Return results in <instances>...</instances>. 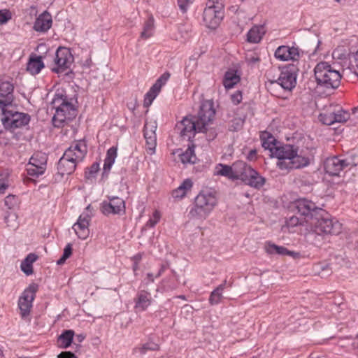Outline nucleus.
Here are the masks:
<instances>
[{
    "label": "nucleus",
    "mask_w": 358,
    "mask_h": 358,
    "mask_svg": "<svg viewBox=\"0 0 358 358\" xmlns=\"http://www.w3.org/2000/svg\"><path fill=\"white\" fill-rule=\"evenodd\" d=\"M14 87L8 81H0V122L6 130L13 131L28 124L30 116L24 113H19L10 109L13 101Z\"/></svg>",
    "instance_id": "1"
},
{
    "label": "nucleus",
    "mask_w": 358,
    "mask_h": 358,
    "mask_svg": "<svg viewBox=\"0 0 358 358\" xmlns=\"http://www.w3.org/2000/svg\"><path fill=\"white\" fill-rule=\"evenodd\" d=\"M215 115L213 103L210 101L203 102L196 116L184 117L176 124V129L184 138L190 141L196 132H206L207 126L210 123Z\"/></svg>",
    "instance_id": "2"
},
{
    "label": "nucleus",
    "mask_w": 358,
    "mask_h": 358,
    "mask_svg": "<svg viewBox=\"0 0 358 358\" xmlns=\"http://www.w3.org/2000/svg\"><path fill=\"white\" fill-rule=\"evenodd\" d=\"M299 148L290 144H282L280 142L274 150L272 157L278 159L277 166L280 170L300 169L309 164L308 157L298 154Z\"/></svg>",
    "instance_id": "3"
},
{
    "label": "nucleus",
    "mask_w": 358,
    "mask_h": 358,
    "mask_svg": "<svg viewBox=\"0 0 358 358\" xmlns=\"http://www.w3.org/2000/svg\"><path fill=\"white\" fill-rule=\"evenodd\" d=\"M87 152V148L85 141H79L72 143L57 163L58 173L62 176L73 173L77 164L84 159Z\"/></svg>",
    "instance_id": "4"
},
{
    "label": "nucleus",
    "mask_w": 358,
    "mask_h": 358,
    "mask_svg": "<svg viewBox=\"0 0 358 358\" xmlns=\"http://www.w3.org/2000/svg\"><path fill=\"white\" fill-rule=\"evenodd\" d=\"M314 76L317 87L326 90L337 89L342 78L340 72L326 62H319L315 66Z\"/></svg>",
    "instance_id": "5"
},
{
    "label": "nucleus",
    "mask_w": 358,
    "mask_h": 358,
    "mask_svg": "<svg viewBox=\"0 0 358 358\" xmlns=\"http://www.w3.org/2000/svg\"><path fill=\"white\" fill-rule=\"evenodd\" d=\"M55 113L52 123L56 127H61L66 120H71L76 115V109L63 90L57 91L51 102Z\"/></svg>",
    "instance_id": "6"
},
{
    "label": "nucleus",
    "mask_w": 358,
    "mask_h": 358,
    "mask_svg": "<svg viewBox=\"0 0 358 358\" xmlns=\"http://www.w3.org/2000/svg\"><path fill=\"white\" fill-rule=\"evenodd\" d=\"M234 180H241L246 185L255 188L262 187L266 180L257 171L248 165L245 162L236 161L232 164Z\"/></svg>",
    "instance_id": "7"
},
{
    "label": "nucleus",
    "mask_w": 358,
    "mask_h": 358,
    "mask_svg": "<svg viewBox=\"0 0 358 358\" xmlns=\"http://www.w3.org/2000/svg\"><path fill=\"white\" fill-rule=\"evenodd\" d=\"M217 199L210 190H202L195 198L194 206L189 215L193 218L205 219L217 205Z\"/></svg>",
    "instance_id": "8"
},
{
    "label": "nucleus",
    "mask_w": 358,
    "mask_h": 358,
    "mask_svg": "<svg viewBox=\"0 0 358 358\" xmlns=\"http://www.w3.org/2000/svg\"><path fill=\"white\" fill-rule=\"evenodd\" d=\"M311 224L315 228V233L311 235L325 234L337 235L341 233L342 224L338 221L331 218L330 215L324 209L319 210Z\"/></svg>",
    "instance_id": "9"
},
{
    "label": "nucleus",
    "mask_w": 358,
    "mask_h": 358,
    "mask_svg": "<svg viewBox=\"0 0 358 358\" xmlns=\"http://www.w3.org/2000/svg\"><path fill=\"white\" fill-rule=\"evenodd\" d=\"M223 0H208L203 13V21L209 29H216L223 17Z\"/></svg>",
    "instance_id": "10"
},
{
    "label": "nucleus",
    "mask_w": 358,
    "mask_h": 358,
    "mask_svg": "<svg viewBox=\"0 0 358 358\" xmlns=\"http://www.w3.org/2000/svg\"><path fill=\"white\" fill-rule=\"evenodd\" d=\"M351 157H343L341 156H334L328 157L324 162V168L327 173L329 176H338L341 171L346 168H350L355 166Z\"/></svg>",
    "instance_id": "11"
},
{
    "label": "nucleus",
    "mask_w": 358,
    "mask_h": 358,
    "mask_svg": "<svg viewBox=\"0 0 358 358\" xmlns=\"http://www.w3.org/2000/svg\"><path fill=\"white\" fill-rule=\"evenodd\" d=\"M297 71L298 69L295 65L289 64L282 69L278 80L271 81V84L291 91L296 84Z\"/></svg>",
    "instance_id": "12"
},
{
    "label": "nucleus",
    "mask_w": 358,
    "mask_h": 358,
    "mask_svg": "<svg viewBox=\"0 0 358 358\" xmlns=\"http://www.w3.org/2000/svg\"><path fill=\"white\" fill-rule=\"evenodd\" d=\"M37 291L38 285L32 283L24 290L22 295L20 296L18 300V307L22 318H25L30 314L31 308H32V303L35 299Z\"/></svg>",
    "instance_id": "13"
},
{
    "label": "nucleus",
    "mask_w": 358,
    "mask_h": 358,
    "mask_svg": "<svg viewBox=\"0 0 358 358\" xmlns=\"http://www.w3.org/2000/svg\"><path fill=\"white\" fill-rule=\"evenodd\" d=\"M294 206L298 213L305 217L307 220L312 222L316 215L319 213V210L322 208L316 206L315 203L305 198L299 199L294 202Z\"/></svg>",
    "instance_id": "14"
},
{
    "label": "nucleus",
    "mask_w": 358,
    "mask_h": 358,
    "mask_svg": "<svg viewBox=\"0 0 358 358\" xmlns=\"http://www.w3.org/2000/svg\"><path fill=\"white\" fill-rule=\"evenodd\" d=\"M108 201H103L101 203V210L105 215H122L125 213V202L118 196H108Z\"/></svg>",
    "instance_id": "15"
},
{
    "label": "nucleus",
    "mask_w": 358,
    "mask_h": 358,
    "mask_svg": "<svg viewBox=\"0 0 358 358\" xmlns=\"http://www.w3.org/2000/svg\"><path fill=\"white\" fill-rule=\"evenodd\" d=\"M73 61V55L69 48L59 47L56 52L54 62L57 67L53 68L52 71L56 73L64 71L70 67Z\"/></svg>",
    "instance_id": "16"
},
{
    "label": "nucleus",
    "mask_w": 358,
    "mask_h": 358,
    "mask_svg": "<svg viewBox=\"0 0 358 358\" xmlns=\"http://www.w3.org/2000/svg\"><path fill=\"white\" fill-rule=\"evenodd\" d=\"M90 216L87 213H83L78 217L76 223L73 226V229L80 239H86L89 234V225Z\"/></svg>",
    "instance_id": "17"
},
{
    "label": "nucleus",
    "mask_w": 358,
    "mask_h": 358,
    "mask_svg": "<svg viewBox=\"0 0 358 358\" xmlns=\"http://www.w3.org/2000/svg\"><path fill=\"white\" fill-rule=\"evenodd\" d=\"M275 57L281 61H296L300 57V52L298 48L281 45L276 49Z\"/></svg>",
    "instance_id": "18"
},
{
    "label": "nucleus",
    "mask_w": 358,
    "mask_h": 358,
    "mask_svg": "<svg viewBox=\"0 0 358 358\" xmlns=\"http://www.w3.org/2000/svg\"><path fill=\"white\" fill-rule=\"evenodd\" d=\"M134 301L135 308L138 311H144L151 305L152 296L150 292L141 290L136 294Z\"/></svg>",
    "instance_id": "19"
},
{
    "label": "nucleus",
    "mask_w": 358,
    "mask_h": 358,
    "mask_svg": "<svg viewBox=\"0 0 358 358\" xmlns=\"http://www.w3.org/2000/svg\"><path fill=\"white\" fill-rule=\"evenodd\" d=\"M52 16L48 11H44L36 18L34 29L36 31L45 32L52 26Z\"/></svg>",
    "instance_id": "20"
},
{
    "label": "nucleus",
    "mask_w": 358,
    "mask_h": 358,
    "mask_svg": "<svg viewBox=\"0 0 358 358\" xmlns=\"http://www.w3.org/2000/svg\"><path fill=\"white\" fill-rule=\"evenodd\" d=\"M262 145L265 150H268L270 152L269 155L272 157L274 154V150L279 144L273 136L267 132L261 136Z\"/></svg>",
    "instance_id": "21"
},
{
    "label": "nucleus",
    "mask_w": 358,
    "mask_h": 358,
    "mask_svg": "<svg viewBox=\"0 0 358 358\" xmlns=\"http://www.w3.org/2000/svg\"><path fill=\"white\" fill-rule=\"evenodd\" d=\"M44 67L41 56L31 55L27 65V71L32 75L38 74Z\"/></svg>",
    "instance_id": "22"
},
{
    "label": "nucleus",
    "mask_w": 358,
    "mask_h": 358,
    "mask_svg": "<svg viewBox=\"0 0 358 358\" xmlns=\"http://www.w3.org/2000/svg\"><path fill=\"white\" fill-rule=\"evenodd\" d=\"M48 157L45 153L36 152L29 159L28 165H33L34 166L39 168L41 171H45L46 169V164Z\"/></svg>",
    "instance_id": "23"
},
{
    "label": "nucleus",
    "mask_w": 358,
    "mask_h": 358,
    "mask_svg": "<svg viewBox=\"0 0 358 358\" xmlns=\"http://www.w3.org/2000/svg\"><path fill=\"white\" fill-rule=\"evenodd\" d=\"M264 34L265 29L263 26H255L248 33V41L250 43H257L260 42Z\"/></svg>",
    "instance_id": "24"
},
{
    "label": "nucleus",
    "mask_w": 358,
    "mask_h": 358,
    "mask_svg": "<svg viewBox=\"0 0 358 358\" xmlns=\"http://www.w3.org/2000/svg\"><path fill=\"white\" fill-rule=\"evenodd\" d=\"M266 252L268 254H278L282 255H289L292 257H299V254L294 251H289L286 248L278 246L274 243H268L266 247Z\"/></svg>",
    "instance_id": "25"
},
{
    "label": "nucleus",
    "mask_w": 358,
    "mask_h": 358,
    "mask_svg": "<svg viewBox=\"0 0 358 358\" xmlns=\"http://www.w3.org/2000/svg\"><path fill=\"white\" fill-rule=\"evenodd\" d=\"M192 181L187 178L185 179L182 183L176 189L173 190L172 196L176 199L183 198L192 187Z\"/></svg>",
    "instance_id": "26"
},
{
    "label": "nucleus",
    "mask_w": 358,
    "mask_h": 358,
    "mask_svg": "<svg viewBox=\"0 0 358 358\" xmlns=\"http://www.w3.org/2000/svg\"><path fill=\"white\" fill-rule=\"evenodd\" d=\"M38 259V256L34 253L29 254L26 258L22 262L21 270L27 275H29L33 273L32 264Z\"/></svg>",
    "instance_id": "27"
},
{
    "label": "nucleus",
    "mask_w": 358,
    "mask_h": 358,
    "mask_svg": "<svg viewBox=\"0 0 358 358\" xmlns=\"http://www.w3.org/2000/svg\"><path fill=\"white\" fill-rule=\"evenodd\" d=\"M117 157V148L115 147H111L109 148L106 153V157L104 160L103 164V172L105 174L110 171L113 164L115 162V158Z\"/></svg>",
    "instance_id": "28"
},
{
    "label": "nucleus",
    "mask_w": 358,
    "mask_h": 358,
    "mask_svg": "<svg viewBox=\"0 0 358 358\" xmlns=\"http://www.w3.org/2000/svg\"><path fill=\"white\" fill-rule=\"evenodd\" d=\"M180 159L182 164H194L196 161L194 145H189L186 151L180 155Z\"/></svg>",
    "instance_id": "29"
},
{
    "label": "nucleus",
    "mask_w": 358,
    "mask_h": 358,
    "mask_svg": "<svg viewBox=\"0 0 358 358\" xmlns=\"http://www.w3.org/2000/svg\"><path fill=\"white\" fill-rule=\"evenodd\" d=\"M240 78L235 71H229L225 73L223 85L225 88L230 89L239 82Z\"/></svg>",
    "instance_id": "30"
},
{
    "label": "nucleus",
    "mask_w": 358,
    "mask_h": 358,
    "mask_svg": "<svg viewBox=\"0 0 358 358\" xmlns=\"http://www.w3.org/2000/svg\"><path fill=\"white\" fill-rule=\"evenodd\" d=\"M216 175L222 176L234 180L232 165L229 166L223 164H218L215 167Z\"/></svg>",
    "instance_id": "31"
},
{
    "label": "nucleus",
    "mask_w": 358,
    "mask_h": 358,
    "mask_svg": "<svg viewBox=\"0 0 358 358\" xmlns=\"http://www.w3.org/2000/svg\"><path fill=\"white\" fill-rule=\"evenodd\" d=\"M159 350V345L152 341L143 344L133 350L134 353L145 354L148 350L157 351Z\"/></svg>",
    "instance_id": "32"
},
{
    "label": "nucleus",
    "mask_w": 358,
    "mask_h": 358,
    "mask_svg": "<svg viewBox=\"0 0 358 358\" xmlns=\"http://www.w3.org/2000/svg\"><path fill=\"white\" fill-rule=\"evenodd\" d=\"M154 29V19L150 17L144 24L143 30L141 34V38L147 39L152 36Z\"/></svg>",
    "instance_id": "33"
},
{
    "label": "nucleus",
    "mask_w": 358,
    "mask_h": 358,
    "mask_svg": "<svg viewBox=\"0 0 358 358\" xmlns=\"http://www.w3.org/2000/svg\"><path fill=\"white\" fill-rule=\"evenodd\" d=\"M74 332L72 330L64 331L59 337L64 348H68L73 341Z\"/></svg>",
    "instance_id": "34"
},
{
    "label": "nucleus",
    "mask_w": 358,
    "mask_h": 358,
    "mask_svg": "<svg viewBox=\"0 0 358 358\" xmlns=\"http://www.w3.org/2000/svg\"><path fill=\"white\" fill-rule=\"evenodd\" d=\"M245 120V116L238 117L232 119L229 124V130L231 131H238L243 128Z\"/></svg>",
    "instance_id": "35"
},
{
    "label": "nucleus",
    "mask_w": 358,
    "mask_h": 358,
    "mask_svg": "<svg viewBox=\"0 0 358 358\" xmlns=\"http://www.w3.org/2000/svg\"><path fill=\"white\" fill-rule=\"evenodd\" d=\"M334 123H343L350 118V113L343 109H338L333 111Z\"/></svg>",
    "instance_id": "36"
},
{
    "label": "nucleus",
    "mask_w": 358,
    "mask_h": 358,
    "mask_svg": "<svg viewBox=\"0 0 358 358\" xmlns=\"http://www.w3.org/2000/svg\"><path fill=\"white\" fill-rule=\"evenodd\" d=\"M157 127L155 122H146L143 129L144 137H157L155 133Z\"/></svg>",
    "instance_id": "37"
},
{
    "label": "nucleus",
    "mask_w": 358,
    "mask_h": 358,
    "mask_svg": "<svg viewBox=\"0 0 358 358\" xmlns=\"http://www.w3.org/2000/svg\"><path fill=\"white\" fill-rule=\"evenodd\" d=\"M171 74L169 72L164 73L155 82V83L152 86L153 90L158 91L159 92L161 90V88L163 85L166 84L167 80L169 79Z\"/></svg>",
    "instance_id": "38"
},
{
    "label": "nucleus",
    "mask_w": 358,
    "mask_h": 358,
    "mask_svg": "<svg viewBox=\"0 0 358 358\" xmlns=\"http://www.w3.org/2000/svg\"><path fill=\"white\" fill-rule=\"evenodd\" d=\"M99 171V164L97 162L93 163L90 167L87 168L85 172V177L87 180L94 179Z\"/></svg>",
    "instance_id": "39"
},
{
    "label": "nucleus",
    "mask_w": 358,
    "mask_h": 358,
    "mask_svg": "<svg viewBox=\"0 0 358 358\" xmlns=\"http://www.w3.org/2000/svg\"><path fill=\"white\" fill-rule=\"evenodd\" d=\"M223 298L222 292L217 290L215 288L211 293L209 297V303L210 305H217L218 304L222 299Z\"/></svg>",
    "instance_id": "40"
},
{
    "label": "nucleus",
    "mask_w": 358,
    "mask_h": 358,
    "mask_svg": "<svg viewBox=\"0 0 358 358\" xmlns=\"http://www.w3.org/2000/svg\"><path fill=\"white\" fill-rule=\"evenodd\" d=\"M5 206L9 209H13L19 204V199L15 195L9 194L4 199Z\"/></svg>",
    "instance_id": "41"
},
{
    "label": "nucleus",
    "mask_w": 358,
    "mask_h": 358,
    "mask_svg": "<svg viewBox=\"0 0 358 358\" xmlns=\"http://www.w3.org/2000/svg\"><path fill=\"white\" fill-rule=\"evenodd\" d=\"M319 120L326 125H331L334 124L333 111L321 113L319 115Z\"/></svg>",
    "instance_id": "42"
},
{
    "label": "nucleus",
    "mask_w": 358,
    "mask_h": 358,
    "mask_svg": "<svg viewBox=\"0 0 358 358\" xmlns=\"http://www.w3.org/2000/svg\"><path fill=\"white\" fill-rule=\"evenodd\" d=\"M72 254V244L68 243L64 250L62 256L57 261L58 265L65 263L66 260L71 257Z\"/></svg>",
    "instance_id": "43"
},
{
    "label": "nucleus",
    "mask_w": 358,
    "mask_h": 358,
    "mask_svg": "<svg viewBox=\"0 0 358 358\" xmlns=\"http://www.w3.org/2000/svg\"><path fill=\"white\" fill-rule=\"evenodd\" d=\"M146 141L147 152L150 155H152L155 152L157 145V137H145Z\"/></svg>",
    "instance_id": "44"
},
{
    "label": "nucleus",
    "mask_w": 358,
    "mask_h": 358,
    "mask_svg": "<svg viewBox=\"0 0 358 358\" xmlns=\"http://www.w3.org/2000/svg\"><path fill=\"white\" fill-rule=\"evenodd\" d=\"M158 93V91L153 90L152 87H151L149 92H147L145 95L144 106H150L152 103V101L155 99Z\"/></svg>",
    "instance_id": "45"
},
{
    "label": "nucleus",
    "mask_w": 358,
    "mask_h": 358,
    "mask_svg": "<svg viewBox=\"0 0 358 358\" xmlns=\"http://www.w3.org/2000/svg\"><path fill=\"white\" fill-rule=\"evenodd\" d=\"M194 0H177V4L182 13H185Z\"/></svg>",
    "instance_id": "46"
},
{
    "label": "nucleus",
    "mask_w": 358,
    "mask_h": 358,
    "mask_svg": "<svg viewBox=\"0 0 358 358\" xmlns=\"http://www.w3.org/2000/svg\"><path fill=\"white\" fill-rule=\"evenodd\" d=\"M12 17L10 10L4 9L0 10V24H6Z\"/></svg>",
    "instance_id": "47"
},
{
    "label": "nucleus",
    "mask_w": 358,
    "mask_h": 358,
    "mask_svg": "<svg viewBox=\"0 0 358 358\" xmlns=\"http://www.w3.org/2000/svg\"><path fill=\"white\" fill-rule=\"evenodd\" d=\"M41 171V170H39V168L34 166L33 165H28L27 169V174L34 177H38L44 173L45 171Z\"/></svg>",
    "instance_id": "48"
},
{
    "label": "nucleus",
    "mask_w": 358,
    "mask_h": 358,
    "mask_svg": "<svg viewBox=\"0 0 358 358\" xmlns=\"http://www.w3.org/2000/svg\"><path fill=\"white\" fill-rule=\"evenodd\" d=\"M160 219V214L157 210H155L153 213V218H150L148 222L146 225L150 227H153Z\"/></svg>",
    "instance_id": "49"
},
{
    "label": "nucleus",
    "mask_w": 358,
    "mask_h": 358,
    "mask_svg": "<svg viewBox=\"0 0 358 358\" xmlns=\"http://www.w3.org/2000/svg\"><path fill=\"white\" fill-rule=\"evenodd\" d=\"M231 101L237 105L241 103L242 101V93L241 91L238 90L234 94L231 96Z\"/></svg>",
    "instance_id": "50"
},
{
    "label": "nucleus",
    "mask_w": 358,
    "mask_h": 358,
    "mask_svg": "<svg viewBox=\"0 0 358 358\" xmlns=\"http://www.w3.org/2000/svg\"><path fill=\"white\" fill-rule=\"evenodd\" d=\"M288 226L294 227L301 224L299 219L297 217L292 216L287 221Z\"/></svg>",
    "instance_id": "51"
},
{
    "label": "nucleus",
    "mask_w": 358,
    "mask_h": 358,
    "mask_svg": "<svg viewBox=\"0 0 358 358\" xmlns=\"http://www.w3.org/2000/svg\"><path fill=\"white\" fill-rule=\"evenodd\" d=\"M58 358H78L73 352H63L58 355Z\"/></svg>",
    "instance_id": "52"
},
{
    "label": "nucleus",
    "mask_w": 358,
    "mask_h": 358,
    "mask_svg": "<svg viewBox=\"0 0 358 358\" xmlns=\"http://www.w3.org/2000/svg\"><path fill=\"white\" fill-rule=\"evenodd\" d=\"M8 187V182L3 179H0V194H3Z\"/></svg>",
    "instance_id": "53"
},
{
    "label": "nucleus",
    "mask_w": 358,
    "mask_h": 358,
    "mask_svg": "<svg viewBox=\"0 0 358 358\" xmlns=\"http://www.w3.org/2000/svg\"><path fill=\"white\" fill-rule=\"evenodd\" d=\"M227 287H231V283L227 284V280H224V282L217 287V289L219 291L223 292Z\"/></svg>",
    "instance_id": "54"
},
{
    "label": "nucleus",
    "mask_w": 358,
    "mask_h": 358,
    "mask_svg": "<svg viewBox=\"0 0 358 358\" xmlns=\"http://www.w3.org/2000/svg\"><path fill=\"white\" fill-rule=\"evenodd\" d=\"M257 156V151L256 150H251L248 155V158L250 160H253L256 158Z\"/></svg>",
    "instance_id": "55"
},
{
    "label": "nucleus",
    "mask_w": 358,
    "mask_h": 358,
    "mask_svg": "<svg viewBox=\"0 0 358 358\" xmlns=\"http://www.w3.org/2000/svg\"><path fill=\"white\" fill-rule=\"evenodd\" d=\"M142 259V254L138 253L136 255H134L131 259L134 261V263H139Z\"/></svg>",
    "instance_id": "56"
},
{
    "label": "nucleus",
    "mask_w": 358,
    "mask_h": 358,
    "mask_svg": "<svg viewBox=\"0 0 358 358\" xmlns=\"http://www.w3.org/2000/svg\"><path fill=\"white\" fill-rule=\"evenodd\" d=\"M166 266L165 265H162L161 268L159 269L156 277H159L162 275V273L166 270Z\"/></svg>",
    "instance_id": "57"
},
{
    "label": "nucleus",
    "mask_w": 358,
    "mask_h": 358,
    "mask_svg": "<svg viewBox=\"0 0 358 358\" xmlns=\"http://www.w3.org/2000/svg\"><path fill=\"white\" fill-rule=\"evenodd\" d=\"M138 269V263H134L133 264V271L134 272L135 275H136V271Z\"/></svg>",
    "instance_id": "58"
},
{
    "label": "nucleus",
    "mask_w": 358,
    "mask_h": 358,
    "mask_svg": "<svg viewBox=\"0 0 358 358\" xmlns=\"http://www.w3.org/2000/svg\"><path fill=\"white\" fill-rule=\"evenodd\" d=\"M352 114L358 118V106L352 109Z\"/></svg>",
    "instance_id": "59"
},
{
    "label": "nucleus",
    "mask_w": 358,
    "mask_h": 358,
    "mask_svg": "<svg viewBox=\"0 0 358 358\" xmlns=\"http://www.w3.org/2000/svg\"><path fill=\"white\" fill-rule=\"evenodd\" d=\"M147 275H148V278H149V280H150V282H153V281H154V278H153V275H152V273H148L147 274Z\"/></svg>",
    "instance_id": "60"
},
{
    "label": "nucleus",
    "mask_w": 358,
    "mask_h": 358,
    "mask_svg": "<svg viewBox=\"0 0 358 358\" xmlns=\"http://www.w3.org/2000/svg\"><path fill=\"white\" fill-rule=\"evenodd\" d=\"M10 215H8L4 218L5 222L7 224L8 226H10V224H8L9 223V217H10Z\"/></svg>",
    "instance_id": "61"
},
{
    "label": "nucleus",
    "mask_w": 358,
    "mask_h": 358,
    "mask_svg": "<svg viewBox=\"0 0 358 358\" xmlns=\"http://www.w3.org/2000/svg\"><path fill=\"white\" fill-rule=\"evenodd\" d=\"M322 270H327L328 272H331V269L329 268V266L328 265H326L325 266H322Z\"/></svg>",
    "instance_id": "62"
},
{
    "label": "nucleus",
    "mask_w": 358,
    "mask_h": 358,
    "mask_svg": "<svg viewBox=\"0 0 358 358\" xmlns=\"http://www.w3.org/2000/svg\"><path fill=\"white\" fill-rule=\"evenodd\" d=\"M78 338L80 342H81L84 339V336H83L82 335L78 336Z\"/></svg>",
    "instance_id": "63"
},
{
    "label": "nucleus",
    "mask_w": 358,
    "mask_h": 358,
    "mask_svg": "<svg viewBox=\"0 0 358 358\" xmlns=\"http://www.w3.org/2000/svg\"><path fill=\"white\" fill-rule=\"evenodd\" d=\"M355 60L357 61V66L358 67V51L355 55Z\"/></svg>",
    "instance_id": "64"
}]
</instances>
